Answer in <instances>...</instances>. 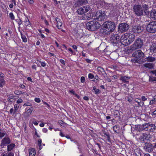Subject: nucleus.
<instances>
[{
    "label": "nucleus",
    "instance_id": "338daca9",
    "mask_svg": "<svg viewBox=\"0 0 156 156\" xmlns=\"http://www.w3.org/2000/svg\"><path fill=\"white\" fill-rule=\"evenodd\" d=\"M41 66L43 67H45L46 66L45 63L43 62H41Z\"/></svg>",
    "mask_w": 156,
    "mask_h": 156
},
{
    "label": "nucleus",
    "instance_id": "423d86ee",
    "mask_svg": "<svg viewBox=\"0 0 156 156\" xmlns=\"http://www.w3.org/2000/svg\"><path fill=\"white\" fill-rule=\"evenodd\" d=\"M129 29V25L125 23H120L118 28V31L121 33L126 32Z\"/></svg>",
    "mask_w": 156,
    "mask_h": 156
},
{
    "label": "nucleus",
    "instance_id": "c9c22d12",
    "mask_svg": "<svg viewBox=\"0 0 156 156\" xmlns=\"http://www.w3.org/2000/svg\"><path fill=\"white\" fill-rule=\"evenodd\" d=\"M15 96H13L12 95H9V96H8V100L10 101H10V99H14L15 98Z\"/></svg>",
    "mask_w": 156,
    "mask_h": 156
},
{
    "label": "nucleus",
    "instance_id": "f704fd0d",
    "mask_svg": "<svg viewBox=\"0 0 156 156\" xmlns=\"http://www.w3.org/2000/svg\"><path fill=\"white\" fill-rule=\"evenodd\" d=\"M84 2V0H79L77 2V5L79 6L81 5Z\"/></svg>",
    "mask_w": 156,
    "mask_h": 156
},
{
    "label": "nucleus",
    "instance_id": "e2e57ef3",
    "mask_svg": "<svg viewBox=\"0 0 156 156\" xmlns=\"http://www.w3.org/2000/svg\"><path fill=\"white\" fill-rule=\"evenodd\" d=\"M5 76L4 74L1 72H0V77L2 78Z\"/></svg>",
    "mask_w": 156,
    "mask_h": 156
},
{
    "label": "nucleus",
    "instance_id": "1a4fd4ad",
    "mask_svg": "<svg viewBox=\"0 0 156 156\" xmlns=\"http://www.w3.org/2000/svg\"><path fill=\"white\" fill-rule=\"evenodd\" d=\"M90 9V6L87 5L79 8L77 10V12L78 14H83L85 12H87Z\"/></svg>",
    "mask_w": 156,
    "mask_h": 156
},
{
    "label": "nucleus",
    "instance_id": "bf43d9fd",
    "mask_svg": "<svg viewBox=\"0 0 156 156\" xmlns=\"http://www.w3.org/2000/svg\"><path fill=\"white\" fill-rule=\"evenodd\" d=\"M151 73L155 75L156 76V69L151 71Z\"/></svg>",
    "mask_w": 156,
    "mask_h": 156
},
{
    "label": "nucleus",
    "instance_id": "bb28decb",
    "mask_svg": "<svg viewBox=\"0 0 156 156\" xmlns=\"http://www.w3.org/2000/svg\"><path fill=\"white\" fill-rule=\"evenodd\" d=\"M15 145L13 144H11L7 146V149L8 151H10L12 150L15 147Z\"/></svg>",
    "mask_w": 156,
    "mask_h": 156
},
{
    "label": "nucleus",
    "instance_id": "f257e3e1",
    "mask_svg": "<svg viewBox=\"0 0 156 156\" xmlns=\"http://www.w3.org/2000/svg\"><path fill=\"white\" fill-rule=\"evenodd\" d=\"M92 16L94 20L100 21H104L107 17L105 12L101 11L94 12L92 14ZM86 26L88 30L94 31L98 29L101 25L97 21H92L88 22Z\"/></svg>",
    "mask_w": 156,
    "mask_h": 156
},
{
    "label": "nucleus",
    "instance_id": "8fccbe9b",
    "mask_svg": "<svg viewBox=\"0 0 156 156\" xmlns=\"http://www.w3.org/2000/svg\"><path fill=\"white\" fill-rule=\"evenodd\" d=\"M144 12L146 15H147L149 14V12L148 10V9H147V10H144Z\"/></svg>",
    "mask_w": 156,
    "mask_h": 156
},
{
    "label": "nucleus",
    "instance_id": "c756f323",
    "mask_svg": "<svg viewBox=\"0 0 156 156\" xmlns=\"http://www.w3.org/2000/svg\"><path fill=\"white\" fill-rule=\"evenodd\" d=\"M138 50L135 51L132 54V56L135 58H139Z\"/></svg>",
    "mask_w": 156,
    "mask_h": 156
},
{
    "label": "nucleus",
    "instance_id": "09e8293b",
    "mask_svg": "<svg viewBox=\"0 0 156 156\" xmlns=\"http://www.w3.org/2000/svg\"><path fill=\"white\" fill-rule=\"evenodd\" d=\"M80 80H81V82L82 83H84L85 81V78L84 76H82L81 77Z\"/></svg>",
    "mask_w": 156,
    "mask_h": 156
},
{
    "label": "nucleus",
    "instance_id": "f3484780",
    "mask_svg": "<svg viewBox=\"0 0 156 156\" xmlns=\"http://www.w3.org/2000/svg\"><path fill=\"white\" fill-rule=\"evenodd\" d=\"M147 136V135L146 133H143L141 134L139 138L140 141L141 142H143L146 139Z\"/></svg>",
    "mask_w": 156,
    "mask_h": 156
},
{
    "label": "nucleus",
    "instance_id": "4468645a",
    "mask_svg": "<svg viewBox=\"0 0 156 156\" xmlns=\"http://www.w3.org/2000/svg\"><path fill=\"white\" fill-rule=\"evenodd\" d=\"M126 34H127L128 39L129 40L130 44L134 41L135 37V36L134 34H131L128 33Z\"/></svg>",
    "mask_w": 156,
    "mask_h": 156
},
{
    "label": "nucleus",
    "instance_id": "49530a36",
    "mask_svg": "<svg viewBox=\"0 0 156 156\" xmlns=\"http://www.w3.org/2000/svg\"><path fill=\"white\" fill-rule=\"evenodd\" d=\"M34 101L37 102L39 103L41 101V100L39 98H35Z\"/></svg>",
    "mask_w": 156,
    "mask_h": 156
},
{
    "label": "nucleus",
    "instance_id": "6e6552de",
    "mask_svg": "<svg viewBox=\"0 0 156 156\" xmlns=\"http://www.w3.org/2000/svg\"><path fill=\"white\" fill-rule=\"evenodd\" d=\"M120 37L117 34H113L110 38V43L114 46L118 43L119 41Z\"/></svg>",
    "mask_w": 156,
    "mask_h": 156
},
{
    "label": "nucleus",
    "instance_id": "a19ab883",
    "mask_svg": "<svg viewBox=\"0 0 156 156\" xmlns=\"http://www.w3.org/2000/svg\"><path fill=\"white\" fill-rule=\"evenodd\" d=\"M139 58H135L132 59V61L134 62H137L139 61Z\"/></svg>",
    "mask_w": 156,
    "mask_h": 156
},
{
    "label": "nucleus",
    "instance_id": "2eb2a0df",
    "mask_svg": "<svg viewBox=\"0 0 156 156\" xmlns=\"http://www.w3.org/2000/svg\"><path fill=\"white\" fill-rule=\"evenodd\" d=\"M151 124L147 123H145L142 125L141 126V128L143 130L146 131H148L149 128H150Z\"/></svg>",
    "mask_w": 156,
    "mask_h": 156
},
{
    "label": "nucleus",
    "instance_id": "39448f33",
    "mask_svg": "<svg viewBox=\"0 0 156 156\" xmlns=\"http://www.w3.org/2000/svg\"><path fill=\"white\" fill-rule=\"evenodd\" d=\"M147 30L150 33H153L156 32V22H150L147 25Z\"/></svg>",
    "mask_w": 156,
    "mask_h": 156
},
{
    "label": "nucleus",
    "instance_id": "864d4df0",
    "mask_svg": "<svg viewBox=\"0 0 156 156\" xmlns=\"http://www.w3.org/2000/svg\"><path fill=\"white\" fill-rule=\"evenodd\" d=\"M14 154L12 152H10L7 155V156H14Z\"/></svg>",
    "mask_w": 156,
    "mask_h": 156
},
{
    "label": "nucleus",
    "instance_id": "9d476101",
    "mask_svg": "<svg viewBox=\"0 0 156 156\" xmlns=\"http://www.w3.org/2000/svg\"><path fill=\"white\" fill-rule=\"evenodd\" d=\"M143 30V28L139 25H134L133 26L132 31L136 33H139L142 32Z\"/></svg>",
    "mask_w": 156,
    "mask_h": 156
},
{
    "label": "nucleus",
    "instance_id": "ea45409f",
    "mask_svg": "<svg viewBox=\"0 0 156 156\" xmlns=\"http://www.w3.org/2000/svg\"><path fill=\"white\" fill-rule=\"evenodd\" d=\"M142 7L144 9V10H147V9H148V7L147 6V5H146V4H144L143 5Z\"/></svg>",
    "mask_w": 156,
    "mask_h": 156
},
{
    "label": "nucleus",
    "instance_id": "680f3d73",
    "mask_svg": "<svg viewBox=\"0 0 156 156\" xmlns=\"http://www.w3.org/2000/svg\"><path fill=\"white\" fill-rule=\"evenodd\" d=\"M117 128V126H115L113 127V130L115 133H117V130H116Z\"/></svg>",
    "mask_w": 156,
    "mask_h": 156
},
{
    "label": "nucleus",
    "instance_id": "de8ad7c7",
    "mask_svg": "<svg viewBox=\"0 0 156 156\" xmlns=\"http://www.w3.org/2000/svg\"><path fill=\"white\" fill-rule=\"evenodd\" d=\"M25 25L27 26H30L31 25L30 23L29 20H28L27 21V23H26Z\"/></svg>",
    "mask_w": 156,
    "mask_h": 156
},
{
    "label": "nucleus",
    "instance_id": "9b49d317",
    "mask_svg": "<svg viewBox=\"0 0 156 156\" xmlns=\"http://www.w3.org/2000/svg\"><path fill=\"white\" fill-rule=\"evenodd\" d=\"M144 148L148 152L152 151L153 149L152 145L151 143H146L144 145Z\"/></svg>",
    "mask_w": 156,
    "mask_h": 156
},
{
    "label": "nucleus",
    "instance_id": "a878e982",
    "mask_svg": "<svg viewBox=\"0 0 156 156\" xmlns=\"http://www.w3.org/2000/svg\"><path fill=\"white\" fill-rule=\"evenodd\" d=\"M156 126L154 124H151L150 128H149L148 130L151 132H153L155 129Z\"/></svg>",
    "mask_w": 156,
    "mask_h": 156
},
{
    "label": "nucleus",
    "instance_id": "aec40b11",
    "mask_svg": "<svg viewBox=\"0 0 156 156\" xmlns=\"http://www.w3.org/2000/svg\"><path fill=\"white\" fill-rule=\"evenodd\" d=\"M146 68H148L149 69H151L153 68L154 66V64L153 63H145L143 65Z\"/></svg>",
    "mask_w": 156,
    "mask_h": 156
},
{
    "label": "nucleus",
    "instance_id": "79ce46f5",
    "mask_svg": "<svg viewBox=\"0 0 156 156\" xmlns=\"http://www.w3.org/2000/svg\"><path fill=\"white\" fill-rule=\"evenodd\" d=\"M149 81L150 82L156 81V78L154 77H151L149 79Z\"/></svg>",
    "mask_w": 156,
    "mask_h": 156
},
{
    "label": "nucleus",
    "instance_id": "f03ea898",
    "mask_svg": "<svg viewBox=\"0 0 156 156\" xmlns=\"http://www.w3.org/2000/svg\"><path fill=\"white\" fill-rule=\"evenodd\" d=\"M115 27V23L112 22H108L105 23L102 30L103 32L106 34H109L111 32L113 31Z\"/></svg>",
    "mask_w": 156,
    "mask_h": 156
},
{
    "label": "nucleus",
    "instance_id": "ddd939ff",
    "mask_svg": "<svg viewBox=\"0 0 156 156\" xmlns=\"http://www.w3.org/2000/svg\"><path fill=\"white\" fill-rule=\"evenodd\" d=\"M98 71L99 73L100 74H102L103 76L105 78L106 76H107V74H106L104 69L100 67H98L97 68Z\"/></svg>",
    "mask_w": 156,
    "mask_h": 156
},
{
    "label": "nucleus",
    "instance_id": "473e14b6",
    "mask_svg": "<svg viewBox=\"0 0 156 156\" xmlns=\"http://www.w3.org/2000/svg\"><path fill=\"white\" fill-rule=\"evenodd\" d=\"M5 84V81L2 78H0V87H2Z\"/></svg>",
    "mask_w": 156,
    "mask_h": 156
},
{
    "label": "nucleus",
    "instance_id": "2f4dec72",
    "mask_svg": "<svg viewBox=\"0 0 156 156\" xmlns=\"http://www.w3.org/2000/svg\"><path fill=\"white\" fill-rule=\"evenodd\" d=\"M20 106L19 104H16L14 106V113H16V112L17 110H18L19 107Z\"/></svg>",
    "mask_w": 156,
    "mask_h": 156
},
{
    "label": "nucleus",
    "instance_id": "7c9ffc66",
    "mask_svg": "<svg viewBox=\"0 0 156 156\" xmlns=\"http://www.w3.org/2000/svg\"><path fill=\"white\" fill-rule=\"evenodd\" d=\"M14 93L17 95H19L20 94H25V95H27V96L28 95V94L27 93L25 94V93L24 92H23L20 90L15 91L14 92Z\"/></svg>",
    "mask_w": 156,
    "mask_h": 156
},
{
    "label": "nucleus",
    "instance_id": "cd10ccee",
    "mask_svg": "<svg viewBox=\"0 0 156 156\" xmlns=\"http://www.w3.org/2000/svg\"><path fill=\"white\" fill-rule=\"evenodd\" d=\"M139 58H141L144 57V54L141 50H138Z\"/></svg>",
    "mask_w": 156,
    "mask_h": 156
},
{
    "label": "nucleus",
    "instance_id": "dca6fc26",
    "mask_svg": "<svg viewBox=\"0 0 156 156\" xmlns=\"http://www.w3.org/2000/svg\"><path fill=\"white\" fill-rule=\"evenodd\" d=\"M55 20L57 22V27L58 29H61L62 24V22L58 18H56Z\"/></svg>",
    "mask_w": 156,
    "mask_h": 156
},
{
    "label": "nucleus",
    "instance_id": "412c9836",
    "mask_svg": "<svg viewBox=\"0 0 156 156\" xmlns=\"http://www.w3.org/2000/svg\"><path fill=\"white\" fill-rule=\"evenodd\" d=\"M145 59H146V61L150 62H154L155 60V57L150 56L146 57Z\"/></svg>",
    "mask_w": 156,
    "mask_h": 156
},
{
    "label": "nucleus",
    "instance_id": "c85d7f7f",
    "mask_svg": "<svg viewBox=\"0 0 156 156\" xmlns=\"http://www.w3.org/2000/svg\"><path fill=\"white\" fill-rule=\"evenodd\" d=\"M20 32V34L21 35V37L22 38V39L23 41L24 42H26L27 41V39L25 35H23L22 32Z\"/></svg>",
    "mask_w": 156,
    "mask_h": 156
},
{
    "label": "nucleus",
    "instance_id": "7ed1b4c3",
    "mask_svg": "<svg viewBox=\"0 0 156 156\" xmlns=\"http://www.w3.org/2000/svg\"><path fill=\"white\" fill-rule=\"evenodd\" d=\"M143 44V41L140 38H138L135 41L134 44L131 46L130 49L132 51L141 48Z\"/></svg>",
    "mask_w": 156,
    "mask_h": 156
},
{
    "label": "nucleus",
    "instance_id": "f8f14e48",
    "mask_svg": "<svg viewBox=\"0 0 156 156\" xmlns=\"http://www.w3.org/2000/svg\"><path fill=\"white\" fill-rule=\"evenodd\" d=\"M10 143V140L8 137H5L2 141L1 145L4 146L6 144H9Z\"/></svg>",
    "mask_w": 156,
    "mask_h": 156
},
{
    "label": "nucleus",
    "instance_id": "5701e85b",
    "mask_svg": "<svg viewBox=\"0 0 156 156\" xmlns=\"http://www.w3.org/2000/svg\"><path fill=\"white\" fill-rule=\"evenodd\" d=\"M134 153L137 156H141V151L139 149H137L134 150Z\"/></svg>",
    "mask_w": 156,
    "mask_h": 156
},
{
    "label": "nucleus",
    "instance_id": "c03bdc74",
    "mask_svg": "<svg viewBox=\"0 0 156 156\" xmlns=\"http://www.w3.org/2000/svg\"><path fill=\"white\" fill-rule=\"evenodd\" d=\"M94 75L91 73H90L88 74V77L89 78L91 79H93L94 77Z\"/></svg>",
    "mask_w": 156,
    "mask_h": 156
},
{
    "label": "nucleus",
    "instance_id": "603ef678",
    "mask_svg": "<svg viewBox=\"0 0 156 156\" xmlns=\"http://www.w3.org/2000/svg\"><path fill=\"white\" fill-rule=\"evenodd\" d=\"M141 99L143 101H145L147 100V98L144 96L141 97Z\"/></svg>",
    "mask_w": 156,
    "mask_h": 156
},
{
    "label": "nucleus",
    "instance_id": "4c0bfd02",
    "mask_svg": "<svg viewBox=\"0 0 156 156\" xmlns=\"http://www.w3.org/2000/svg\"><path fill=\"white\" fill-rule=\"evenodd\" d=\"M156 98H155L154 97L153 98H152V100L150 101L149 103L150 105H153L155 102V101Z\"/></svg>",
    "mask_w": 156,
    "mask_h": 156
},
{
    "label": "nucleus",
    "instance_id": "a18cd8bd",
    "mask_svg": "<svg viewBox=\"0 0 156 156\" xmlns=\"http://www.w3.org/2000/svg\"><path fill=\"white\" fill-rule=\"evenodd\" d=\"M23 100L21 98H19L17 101V104H19V103L22 102Z\"/></svg>",
    "mask_w": 156,
    "mask_h": 156
},
{
    "label": "nucleus",
    "instance_id": "052dcab7",
    "mask_svg": "<svg viewBox=\"0 0 156 156\" xmlns=\"http://www.w3.org/2000/svg\"><path fill=\"white\" fill-rule=\"evenodd\" d=\"M10 113V114H12L13 113V114H14V110H13V108H11L10 109V111H9Z\"/></svg>",
    "mask_w": 156,
    "mask_h": 156
},
{
    "label": "nucleus",
    "instance_id": "a211bd4d",
    "mask_svg": "<svg viewBox=\"0 0 156 156\" xmlns=\"http://www.w3.org/2000/svg\"><path fill=\"white\" fill-rule=\"evenodd\" d=\"M150 50L151 52H153L156 53V43L153 42L150 48Z\"/></svg>",
    "mask_w": 156,
    "mask_h": 156
},
{
    "label": "nucleus",
    "instance_id": "3c124183",
    "mask_svg": "<svg viewBox=\"0 0 156 156\" xmlns=\"http://www.w3.org/2000/svg\"><path fill=\"white\" fill-rule=\"evenodd\" d=\"M5 133L0 132V137L2 138L5 135Z\"/></svg>",
    "mask_w": 156,
    "mask_h": 156
},
{
    "label": "nucleus",
    "instance_id": "b1692460",
    "mask_svg": "<svg viewBox=\"0 0 156 156\" xmlns=\"http://www.w3.org/2000/svg\"><path fill=\"white\" fill-rule=\"evenodd\" d=\"M130 79V77L126 76H121L120 80H122V81L125 83H126L128 81L126 80H129Z\"/></svg>",
    "mask_w": 156,
    "mask_h": 156
},
{
    "label": "nucleus",
    "instance_id": "58836bf2",
    "mask_svg": "<svg viewBox=\"0 0 156 156\" xmlns=\"http://www.w3.org/2000/svg\"><path fill=\"white\" fill-rule=\"evenodd\" d=\"M9 17L12 20H14L15 19L14 16L12 13V12H10L9 14Z\"/></svg>",
    "mask_w": 156,
    "mask_h": 156
},
{
    "label": "nucleus",
    "instance_id": "5fc2aeb1",
    "mask_svg": "<svg viewBox=\"0 0 156 156\" xmlns=\"http://www.w3.org/2000/svg\"><path fill=\"white\" fill-rule=\"evenodd\" d=\"M58 123L59 124L61 125L62 126V125L64 123V122L63 121H62L61 120H59L58 121Z\"/></svg>",
    "mask_w": 156,
    "mask_h": 156
},
{
    "label": "nucleus",
    "instance_id": "72a5a7b5",
    "mask_svg": "<svg viewBox=\"0 0 156 156\" xmlns=\"http://www.w3.org/2000/svg\"><path fill=\"white\" fill-rule=\"evenodd\" d=\"M114 115L115 117H119L120 115L119 112L118 110H115L114 112Z\"/></svg>",
    "mask_w": 156,
    "mask_h": 156
},
{
    "label": "nucleus",
    "instance_id": "393cba45",
    "mask_svg": "<svg viewBox=\"0 0 156 156\" xmlns=\"http://www.w3.org/2000/svg\"><path fill=\"white\" fill-rule=\"evenodd\" d=\"M135 101L138 103L137 105L138 106H142L144 105V102H142L141 103V100L140 99L136 98L135 99Z\"/></svg>",
    "mask_w": 156,
    "mask_h": 156
},
{
    "label": "nucleus",
    "instance_id": "e433bc0d",
    "mask_svg": "<svg viewBox=\"0 0 156 156\" xmlns=\"http://www.w3.org/2000/svg\"><path fill=\"white\" fill-rule=\"evenodd\" d=\"M34 108H33L31 107L28 109L27 111V113L30 114L32 111L33 110Z\"/></svg>",
    "mask_w": 156,
    "mask_h": 156
},
{
    "label": "nucleus",
    "instance_id": "37998d69",
    "mask_svg": "<svg viewBox=\"0 0 156 156\" xmlns=\"http://www.w3.org/2000/svg\"><path fill=\"white\" fill-rule=\"evenodd\" d=\"M104 135L107 136V138H108V140H110V136H109V135L108 134V133H104Z\"/></svg>",
    "mask_w": 156,
    "mask_h": 156
},
{
    "label": "nucleus",
    "instance_id": "20e7f679",
    "mask_svg": "<svg viewBox=\"0 0 156 156\" xmlns=\"http://www.w3.org/2000/svg\"><path fill=\"white\" fill-rule=\"evenodd\" d=\"M133 10L137 16H139L143 15L142 7L139 5H135L133 6Z\"/></svg>",
    "mask_w": 156,
    "mask_h": 156
},
{
    "label": "nucleus",
    "instance_id": "6ab92c4d",
    "mask_svg": "<svg viewBox=\"0 0 156 156\" xmlns=\"http://www.w3.org/2000/svg\"><path fill=\"white\" fill-rule=\"evenodd\" d=\"M151 18L154 20H156V9H153L151 10L150 13Z\"/></svg>",
    "mask_w": 156,
    "mask_h": 156
},
{
    "label": "nucleus",
    "instance_id": "4be33fe9",
    "mask_svg": "<svg viewBox=\"0 0 156 156\" xmlns=\"http://www.w3.org/2000/svg\"><path fill=\"white\" fill-rule=\"evenodd\" d=\"M29 154L30 156H35L36 151L34 149L31 148L29 150Z\"/></svg>",
    "mask_w": 156,
    "mask_h": 156
},
{
    "label": "nucleus",
    "instance_id": "69168bd1",
    "mask_svg": "<svg viewBox=\"0 0 156 156\" xmlns=\"http://www.w3.org/2000/svg\"><path fill=\"white\" fill-rule=\"evenodd\" d=\"M60 62L62 64L65 65V63L64 60L63 59H60Z\"/></svg>",
    "mask_w": 156,
    "mask_h": 156
},
{
    "label": "nucleus",
    "instance_id": "13d9d810",
    "mask_svg": "<svg viewBox=\"0 0 156 156\" xmlns=\"http://www.w3.org/2000/svg\"><path fill=\"white\" fill-rule=\"evenodd\" d=\"M28 3L30 4H32L34 3V2L33 0H27Z\"/></svg>",
    "mask_w": 156,
    "mask_h": 156
},
{
    "label": "nucleus",
    "instance_id": "4d7b16f0",
    "mask_svg": "<svg viewBox=\"0 0 156 156\" xmlns=\"http://www.w3.org/2000/svg\"><path fill=\"white\" fill-rule=\"evenodd\" d=\"M70 92L72 94H73L76 95V96L78 98V97H79V96L78 95L76 94L75 93V92L73 91V90H72L70 91Z\"/></svg>",
    "mask_w": 156,
    "mask_h": 156
},
{
    "label": "nucleus",
    "instance_id": "6e6d98bb",
    "mask_svg": "<svg viewBox=\"0 0 156 156\" xmlns=\"http://www.w3.org/2000/svg\"><path fill=\"white\" fill-rule=\"evenodd\" d=\"M100 92V91L99 89H97L95 90V93L96 94H97Z\"/></svg>",
    "mask_w": 156,
    "mask_h": 156
},
{
    "label": "nucleus",
    "instance_id": "774afa93",
    "mask_svg": "<svg viewBox=\"0 0 156 156\" xmlns=\"http://www.w3.org/2000/svg\"><path fill=\"white\" fill-rule=\"evenodd\" d=\"M127 100L129 102L132 101V99L131 97H128L127 98Z\"/></svg>",
    "mask_w": 156,
    "mask_h": 156
},
{
    "label": "nucleus",
    "instance_id": "0eeeda50",
    "mask_svg": "<svg viewBox=\"0 0 156 156\" xmlns=\"http://www.w3.org/2000/svg\"><path fill=\"white\" fill-rule=\"evenodd\" d=\"M127 34H126L122 35L119 40L121 43L125 46H127L130 44L129 40L128 39Z\"/></svg>",
    "mask_w": 156,
    "mask_h": 156
},
{
    "label": "nucleus",
    "instance_id": "0e129e2a",
    "mask_svg": "<svg viewBox=\"0 0 156 156\" xmlns=\"http://www.w3.org/2000/svg\"><path fill=\"white\" fill-rule=\"evenodd\" d=\"M42 140L41 139H39L38 140V145L41 144Z\"/></svg>",
    "mask_w": 156,
    "mask_h": 156
}]
</instances>
